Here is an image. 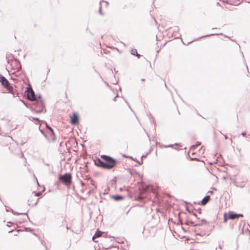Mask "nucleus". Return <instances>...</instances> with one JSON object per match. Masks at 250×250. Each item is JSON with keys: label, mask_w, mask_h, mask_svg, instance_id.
Instances as JSON below:
<instances>
[{"label": "nucleus", "mask_w": 250, "mask_h": 250, "mask_svg": "<svg viewBox=\"0 0 250 250\" xmlns=\"http://www.w3.org/2000/svg\"><path fill=\"white\" fill-rule=\"evenodd\" d=\"M101 158L102 160L98 158L95 160V164L96 166L102 168L110 169L116 166V161L106 155H101Z\"/></svg>", "instance_id": "nucleus-1"}, {"label": "nucleus", "mask_w": 250, "mask_h": 250, "mask_svg": "<svg viewBox=\"0 0 250 250\" xmlns=\"http://www.w3.org/2000/svg\"><path fill=\"white\" fill-rule=\"evenodd\" d=\"M42 193L39 192H32L28 197L27 201L29 206H34L36 205L39 200V197L41 196Z\"/></svg>", "instance_id": "nucleus-2"}, {"label": "nucleus", "mask_w": 250, "mask_h": 250, "mask_svg": "<svg viewBox=\"0 0 250 250\" xmlns=\"http://www.w3.org/2000/svg\"><path fill=\"white\" fill-rule=\"evenodd\" d=\"M0 82L7 89L8 93L13 94V88L9 83L8 81L3 76H0Z\"/></svg>", "instance_id": "nucleus-3"}, {"label": "nucleus", "mask_w": 250, "mask_h": 250, "mask_svg": "<svg viewBox=\"0 0 250 250\" xmlns=\"http://www.w3.org/2000/svg\"><path fill=\"white\" fill-rule=\"evenodd\" d=\"M71 179L72 176L70 173H66L60 177V180L66 186H69L71 184Z\"/></svg>", "instance_id": "nucleus-4"}, {"label": "nucleus", "mask_w": 250, "mask_h": 250, "mask_svg": "<svg viewBox=\"0 0 250 250\" xmlns=\"http://www.w3.org/2000/svg\"><path fill=\"white\" fill-rule=\"evenodd\" d=\"M26 92L28 99L31 101L36 100V96L34 92L31 88H28L26 90Z\"/></svg>", "instance_id": "nucleus-5"}, {"label": "nucleus", "mask_w": 250, "mask_h": 250, "mask_svg": "<svg viewBox=\"0 0 250 250\" xmlns=\"http://www.w3.org/2000/svg\"><path fill=\"white\" fill-rule=\"evenodd\" d=\"M228 215L229 219L231 220L237 219L239 217H242L243 216V214H236L232 211L229 212L228 213Z\"/></svg>", "instance_id": "nucleus-6"}, {"label": "nucleus", "mask_w": 250, "mask_h": 250, "mask_svg": "<svg viewBox=\"0 0 250 250\" xmlns=\"http://www.w3.org/2000/svg\"><path fill=\"white\" fill-rule=\"evenodd\" d=\"M70 123L72 125H76L79 123L78 115L76 113H73L71 117Z\"/></svg>", "instance_id": "nucleus-7"}, {"label": "nucleus", "mask_w": 250, "mask_h": 250, "mask_svg": "<svg viewBox=\"0 0 250 250\" xmlns=\"http://www.w3.org/2000/svg\"><path fill=\"white\" fill-rule=\"evenodd\" d=\"M37 106H39L41 107V109H37V111L39 112H43L44 110H45V106L43 104V102H42V100H39L37 101Z\"/></svg>", "instance_id": "nucleus-8"}, {"label": "nucleus", "mask_w": 250, "mask_h": 250, "mask_svg": "<svg viewBox=\"0 0 250 250\" xmlns=\"http://www.w3.org/2000/svg\"><path fill=\"white\" fill-rule=\"evenodd\" d=\"M46 124V127L49 129V130L51 131V133L50 134V140L52 141H55L56 139V136H55V133L52 129V128L49 126H48L47 124H46V123H45Z\"/></svg>", "instance_id": "nucleus-9"}, {"label": "nucleus", "mask_w": 250, "mask_h": 250, "mask_svg": "<svg viewBox=\"0 0 250 250\" xmlns=\"http://www.w3.org/2000/svg\"><path fill=\"white\" fill-rule=\"evenodd\" d=\"M104 233L103 232L101 231H100V230H97L95 235L93 236L92 237V240L93 241H95V239L97 238H99L101 236H102V234Z\"/></svg>", "instance_id": "nucleus-10"}, {"label": "nucleus", "mask_w": 250, "mask_h": 250, "mask_svg": "<svg viewBox=\"0 0 250 250\" xmlns=\"http://www.w3.org/2000/svg\"><path fill=\"white\" fill-rule=\"evenodd\" d=\"M200 145V143H197L196 146H192L190 148L189 153H191L192 154H194L195 153L194 151L195 150L196 148Z\"/></svg>", "instance_id": "nucleus-11"}, {"label": "nucleus", "mask_w": 250, "mask_h": 250, "mask_svg": "<svg viewBox=\"0 0 250 250\" xmlns=\"http://www.w3.org/2000/svg\"><path fill=\"white\" fill-rule=\"evenodd\" d=\"M209 199L210 197L209 196L205 197L201 201L202 205H205L209 201Z\"/></svg>", "instance_id": "nucleus-12"}, {"label": "nucleus", "mask_w": 250, "mask_h": 250, "mask_svg": "<svg viewBox=\"0 0 250 250\" xmlns=\"http://www.w3.org/2000/svg\"><path fill=\"white\" fill-rule=\"evenodd\" d=\"M22 231L20 230H17L14 232V236L17 237H21L22 236Z\"/></svg>", "instance_id": "nucleus-13"}, {"label": "nucleus", "mask_w": 250, "mask_h": 250, "mask_svg": "<svg viewBox=\"0 0 250 250\" xmlns=\"http://www.w3.org/2000/svg\"><path fill=\"white\" fill-rule=\"evenodd\" d=\"M131 54L133 55L137 56L138 58L140 57V55L138 54L137 51L135 49H132L131 50Z\"/></svg>", "instance_id": "nucleus-14"}, {"label": "nucleus", "mask_w": 250, "mask_h": 250, "mask_svg": "<svg viewBox=\"0 0 250 250\" xmlns=\"http://www.w3.org/2000/svg\"><path fill=\"white\" fill-rule=\"evenodd\" d=\"M13 62L17 65V68L15 69V70H19V69L21 67V65L19 62L17 61H14Z\"/></svg>", "instance_id": "nucleus-15"}, {"label": "nucleus", "mask_w": 250, "mask_h": 250, "mask_svg": "<svg viewBox=\"0 0 250 250\" xmlns=\"http://www.w3.org/2000/svg\"><path fill=\"white\" fill-rule=\"evenodd\" d=\"M145 190L146 191L153 190V187L151 185H148L146 186Z\"/></svg>", "instance_id": "nucleus-16"}, {"label": "nucleus", "mask_w": 250, "mask_h": 250, "mask_svg": "<svg viewBox=\"0 0 250 250\" xmlns=\"http://www.w3.org/2000/svg\"><path fill=\"white\" fill-rule=\"evenodd\" d=\"M224 222H227L228 219H229L228 217H227V214L225 213L223 216Z\"/></svg>", "instance_id": "nucleus-17"}, {"label": "nucleus", "mask_w": 250, "mask_h": 250, "mask_svg": "<svg viewBox=\"0 0 250 250\" xmlns=\"http://www.w3.org/2000/svg\"><path fill=\"white\" fill-rule=\"evenodd\" d=\"M242 135L243 136H245L246 135V133L245 132L242 133Z\"/></svg>", "instance_id": "nucleus-18"}, {"label": "nucleus", "mask_w": 250, "mask_h": 250, "mask_svg": "<svg viewBox=\"0 0 250 250\" xmlns=\"http://www.w3.org/2000/svg\"><path fill=\"white\" fill-rule=\"evenodd\" d=\"M34 119L35 120H37V121L40 122V121L38 119H37V118H34Z\"/></svg>", "instance_id": "nucleus-19"}, {"label": "nucleus", "mask_w": 250, "mask_h": 250, "mask_svg": "<svg viewBox=\"0 0 250 250\" xmlns=\"http://www.w3.org/2000/svg\"><path fill=\"white\" fill-rule=\"evenodd\" d=\"M99 12H100L101 14H102V12H101V8H100V9H99Z\"/></svg>", "instance_id": "nucleus-20"}, {"label": "nucleus", "mask_w": 250, "mask_h": 250, "mask_svg": "<svg viewBox=\"0 0 250 250\" xmlns=\"http://www.w3.org/2000/svg\"><path fill=\"white\" fill-rule=\"evenodd\" d=\"M116 198L117 199H122V198L121 197H117Z\"/></svg>", "instance_id": "nucleus-21"}, {"label": "nucleus", "mask_w": 250, "mask_h": 250, "mask_svg": "<svg viewBox=\"0 0 250 250\" xmlns=\"http://www.w3.org/2000/svg\"><path fill=\"white\" fill-rule=\"evenodd\" d=\"M13 231L12 230H9V232H13Z\"/></svg>", "instance_id": "nucleus-22"}]
</instances>
